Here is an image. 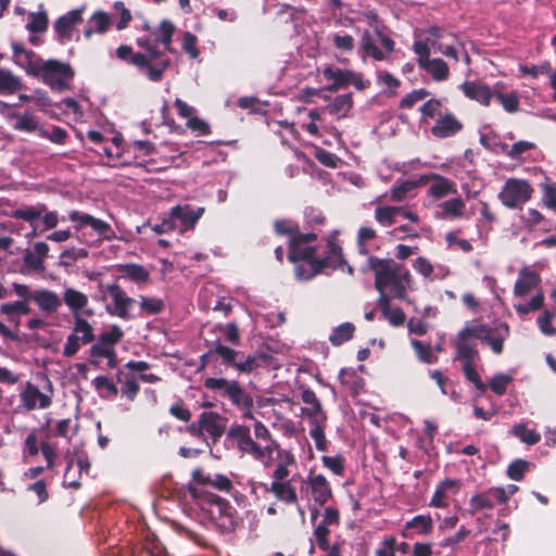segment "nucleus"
<instances>
[{"label": "nucleus", "instance_id": "50", "mask_svg": "<svg viewBox=\"0 0 556 556\" xmlns=\"http://www.w3.org/2000/svg\"><path fill=\"white\" fill-rule=\"evenodd\" d=\"M266 358L267 357L263 354L250 355L244 361L237 362L236 368L240 372H251L265 363Z\"/></svg>", "mask_w": 556, "mask_h": 556}, {"label": "nucleus", "instance_id": "9", "mask_svg": "<svg viewBox=\"0 0 556 556\" xmlns=\"http://www.w3.org/2000/svg\"><path fill=\"white\" fill-rule=\"evenodd\" d=\"M395 42L382 31L376 29L374 33L365 30L361 39V49L364 56L382 61L394 49Z\"/></svg>", "mask_w": 556, "mask_h": 556}, {"label": "nucleus", "instance_id": "61", "mask_svg": "<svg viewBox=\"0 0 556 556\" xmlns=\"http://www.w3.org/2000/svg\"><path fill=\"white\" fill-rule=\"evenodd\" d=\"M214 353L218 354L225 363L236 367L240 352H237L226 345L217 344L214 349Z\"/></svg>", "mask_w": 556, "mask_h": 556}, {"label": "nucleus", "instance_id": "30", "mask_svg": "<svg viewBox=\"0 0 556 556\" xmlns=\"http://www.w3.org/2000/svg\"><path fill=\"white\" fill-rule=\"evenodd\" d=\"M460 88L468 98L476 100L483 105H489L490 100L493 97L490 88L481 83L465 81Z\"/></svg>", "mask_w": 556, "mask_h": 556}, {"label": "nucleus", "instance_id": "6", "mask_svg": "<svg viewBox=\"0 0 556 556\" xmlns=\"http://www.w3.org/2000/svg\"><path fill=\"white\" fill-rule=\"evenodd\" d=\"M466 331H470L475 339L488 344L494 354H501L504 350V342L509 337V326L506 323H500L494 327L485 324L471 323L466 326Z\"/></svg>", "mask_w": 556, "mask_h": 556}, {"label": "nucleus", "instance_id": "19", "mask_svg": "<svg viewBox=\"0 0 556 556\" xmlns=\"http://www.w3.org/2000/svg\"><path fill=\"white\" fill-rule=\"evenodd\" d=\"M83 9H75L60 16L54 23V29L60 42L70 41L75 26L83 22Z\"/></svg>", "mask_w": 556, "mask_h": 556}, {"label": "nucleus", "instance_id": "53", "mask_svg": "<svg viewBox=\"0 0 556 556\" xmlns=\"http://www.w3.org/2000/svg\"><path fill=\"white\" fill-rule=\"evenodd\" d=\"M92 384L101 393L102 396H115L118 389L105 376H98L93 379Z\"/></svg>", "mask_w": 556, "mask_h": 556}, {"label": "nucleus", "instance_id": "24", "mask_svg": "<svg viewBox=\"0 0 556 556\" xmlns=\"http://www.w3.org/2000/svg\"><path fill=\"white\" fill-rule=\"evenodd\" d=\"M540 282L541 277L536 271L530 269L529 267H523L519 270L518 279L515 282L514 294L517 298H522L535 289Z\"/></svg>", "mask_w": 556, "mask_h": 556}, {"label": "nucleus", "instance_id": "8", "mask_svg": "<svg viewBox=\"0 0 556 556\" xmlns=\"http://www.w3.org/2000/svg\"><path fill=\"white\" fill-rule=\"evenodd\" d=\"M13 58L15 64L23 70H72L68 63L53 59L45 61L34 51L17 43L13 45Z\"/></svg>", "mask_w": 556, "mask_h": 556}, {"label": "nucleus", "instance_id": "40", "mask_svg": "<svg viewBox=\"0 0 556 556\" xmlns=\"http://www.w3.org/2000/svg\"><path fill=\"white\" fill-rule=\"evenodd\" d=\"M308 117L311 118V122L305 127L312 136H317L319 134V128H323L328 132H332V130H334L333 127L327 125L325 115L320 110H311L308 112Z\"/></svg>", "mask_w": 556, "mask_h": 556}, {"label": "nucleus", "instance_id": "52", "mask_svg": "<svg viewBox=\"0 0 556 556\" xmlns=\"http://www.w3.org/2000/svg\"><path fill=\"white\" fill-rule=\"evenodd\" d=\"M412 345L421 362L426 364H433L437 362V356L432 353L430 344H425L418 340H412Z\"/></svg>", "mask_w": 556, "mask_h": 556}, {"label": "nucleus", "instance_id": "26", "mask_svg": "<svg viewBox=\"0 0 556 556\" xmlns=\"http://www.w3.org/2000/svg\"><path fill=\"white\" fill-rule=\"evenodd\" d=\"M460 483L456 479H445L438 486L431 498L430 505L434 507H446L447 500L459 490Z\"/></svg>", "mask_w": 556, "mask_h": 556}, {"label": "nucleus", "instance_id": "27", "mask_svg": "<svg viewBox=\"0 0 556 556\" xmlns=\"http://www.w3.org/2000/svg\"><path fill=\"white\" fill-rule=\"evenodd\" d=\"M41 73L42 80L55 91H63L71 87L74 72H31Z\"/></svg>", "mask_w": 556, "mask_h": 556}, {"label": "nucleus", "instance_id": "11", "mask_svg": "<svg viewBox=\"0 0 556 556\" xmlns=\"http://www.w3.org/2000/svg\"><path fill=\"white\" fill-rule=\"evenodd\" d=\"M101 290H105L112 301L105 306L106 313L123 319L127 318L129 315V309L135 303V300L129 298L126 292L116 283L101 286Z\"/></svg>", "mask_w": 556, "mask_h": 556}, {"label": "nucleus", "instance_id": "18", "mask_svg": "<svg viewBox=\"0 0 556 556\" xmlns=\"http://www.w3.org/2000/svg\"><path fill=\"white\" fill-rule=\"evenodd\" d=\"M200 420L204 440L211 439L213 443H216L225 431V419L218 413L203 412L200 415Z\"/></svg>", "mask_w": 556, "mask_h": 556}, {"label": "nucleus", "instance_id": "29", "mask_svg": "<svg viewBox=\"0 0 556 556\" xmlns=\"http://www.w3.org/2000/svg\"><path fill=\"white\" fill-rule=\"evenodd\" d=\"M431 186L428 193L434 199H441L448 194H456L457 189L453 181L439 175L431 173Z\"/></svg>", "mask_w": 556, "mask_h": 556}, {"label": "nucleus", "instance_id": "41", "mask_svg": "<svg viewBox=\"0 0 556 556\" xmlns=\"http://www.w3.org/2000/svg\"><path fill=\"white\" fill-rule=\"evenodd\" d=\"M510 434L528 445H534L541 440V434L533 429H528L526 424L515 425L510 429Z\"/></svg>", "mask_w": 556, "mask_h": 556}, {"label": "nucleus", "instance_id": "17", "mask_svg": "<svg viewBox=\"0 0 556 556\" xmlns=\"http://www.w3.org/2000/svg\"><path fill=\"white\" fill-rule=\"evenodd\" d=\"M50 248L43 241L35 242L23 253V265L27 271L41 273L46 269L45 263L49 255Z\"/></svg>", "mask_w": 556, "mask_h": 556}, {"label": "nucleus", "instance_id": "59", "mask_svg": "<svg viewBox=\"0 0 556 556\" xmlns=\"http://www.w3.org/2000/svg\"><path fill=\"white\" fill-rule=\"evenodd\" d=\"M376 238V231L371 227H361L357 235V243L359 252L364 255L368 254L366 243Z\"/></svg>", "mask_w": 556, "mask_h": 556}, {"label": "nucleus", "instance_id": "56", "mask_svg": "<svg viewBox=\"0 0 556 556\" xmlns=\"http://www.w3.org/2000/svg\"><path fill=\"white\" fill-rule=\"evenodd\" d=\"M406 528H415L419 533L428 534L433 528L432 519L429 516L419 515L406 523Z\"/></svg>", "mask_w": 556, "mask_h": 556}, {"label": "nucleus", "instance_id": "14", "mask_svg": "<svg viewBox=\"0 0 556 556\" xmlns=\"http://www.w3.org/2000/svg\"><path fill=\"white\" fill-rule=\"evenodd\" d=\"M203 212V207L194 210L190 205H176L170 210L168 218L173 222L174 230L182 233L193 229Z\"/></svg>", "mask_w": 556, "mask_h": 556}, {"label": "nucleus", "instance_id": "45", "mask_svg": "<svg viewBox=\"0 0 556 556\" xmlns=\"http://www.w3.org/2000/svg\"><path fill=\"white\" fill-rule=\"evenodd\" d=\"M355 327L351 323H344L338 326L332 333L329 336V341L333 345H341L345 341L350 340L354 333Z\"/></svg>", "mask_w": 556, "mask_h": 556}, {"label": "nucleus", "instance_id": "7", "mask_svg": "<svg viewBox=\"0 0 556 556\" xmlns=\"http://www.w3.org/2000/svg\"><path fill=\"white\" fill-rule=\"evenodd\" d=\"M447 37V30L440 26H430L420 30L418 39L414 41L413 50L417 55L421 70H430V51L437 49L441 39Z\"/></svg>", "mask_w": 556, "mask_h": 556}, {"label": "nucleus", "instance_id": "34", "mask_svg": "<svg viewBox=\"0 0 556 556\" xmlns=\"http://www.w3.org/2000/svg\"><path fill=\"white\" fill-rule=\"evenodd\" d=\"M116 56L123 61H127L128 64L147 70H154L148 65V56L143 53H135L130 46L122 45L116 49Z\"/></svg>", "mask_w": 556, "mask_h": 556}, {"label": "nucleus", "instance_id": "32", "mask_svg": "<svg viewBox=\"0 0 556 556\" xmlns=\"http://www.w3.org/2000/svg\"><path fill=\"white\" fill-rule=\"evenodd\" d=\"M269 491L286 504H296L298 494L290 481H273Z\"/></svg>", "mask_w": 556, "mask_h": 556}, {"label": "nucleus", "instance_id": "47", "mask_svg": "<svg viewBox=\"0 0 556 556\" xmlns=\"http://www.w3.org/2000/svg\"><path fill=\"white\" fill-rule=\"evenodd\" d=\"M469 505L471 507V513H477L481 509L488 508L491 509L494 507V501L491 498V494L489 490L483 493L475 494L470 501Z\"/></svg>", "mask_w": 556, "mask_h": 556}, {"label": "nucleus", "instance_id": "1", "mask_svg": "<svg viewBox=\"0 0 556 556\" xmlns=\"http://www.w3.org/2000/svg\"><path fill=\"white\" fill-rule=\"evenodd\" d=\"M369 267L375 271V288L380 295L405 299L406 290L412 288L413 279L409 270L392 260L368 257Z\"/></svg>", "mask_w": 556, "mask_h": 556}, {"label": "nucleus", "instance_id": "15", "mask_svg": "<svg viewBox=\"0 0 556 556\" xmlns=\"http://www.w3.org/2000/svg\"><path fill=\"white\" fill-rule=\"evenodd\" d=\"M302 492L309 495L317 506L325 505L332 497L331 486L323 475H309L302 484Z\"/></svg>", "mask_w": 556, "mask_h": 556}, {"label": "nucleus", "instance_id": "57", "mask_svg": "<svg viewBox=\"0 0 556 556\" xmlns=\"http://www.w3.org/2000/svg\"><path fill=\"white\" fill-rule=\"evenodd\" d=\"M544 303L543 292H538L527 304H516L515 309L520 315H526L531 311H538Z\"/></svg>", "mask_w": 556, "mask_h": 556}, {"label": "nucleus", "instance_id": "54", "mask_svg": "<svg viewBox=\"0 0 556 556\" xmlns=\"http://www.w3.org/2000/svg\"><path fill=\"white\" fill-rule=\"evenodd\" d=\"M513 377L506 374L495 375L489 382V388L497 395H503L506 392L508 384L511 382Z\"/></svg>", "mask_w": 556, "mask_h": 556}, {"label": "nucleus", "instance_id": "38", "mask_svg": "<svg viewBox=\"0 0 556 556\" xmlns=\"http://www.w3.org/2000/svg\"><path fill=\"white\" fill-rule=\"evenodd\" d=\"M443 218H460L465 213V202L460 198L446 200L440 204Z\"/></svg>", "mask_w": 556, "mask_h": 556}, {"label": "nucleus", "instance_id": "16", "mask_svg": "<svg viewBox=\"0 0 556 556\" xmlns=\"http://www.w3.org/2000/svg\"><path fill=\"white\" fill-rule=\"evenodd\" d=\"M62 300L73 317L77 315L92 317L94 315L93 308L89 307L88 295L75 288L65 287Z\"/></svg>", "mask_w": 556, "mask_h": 556}, {"label": "nucleus", "instance_id": "13", "mask_svg": "<svg viewBox=\"0 0 556 556\" xmlns=\"http://www.w3.org/2000/svg\"><path fill=\"white\" fill-rule=\"evenodd\" d=\"M317 233L312 231L307 233H293L289 239V261L296 263L299 258H311L315 254L313 243L317 240Z\"/></svg>", "mask_w": 556, "mask_h": 556}, {"label": "nucleus", "instance_id": "31", "mask_svg": "<svg viewBox=\"0 0 556 556\" xmlns=\"http://www.w3.org/2000/svg\"><path fill=\"white\" fill-rule=\"evenodd\" d=\"M344 263L342 249L334 241L329 240L327 244V255L323 260H318L320 273L326 269H337Z\"/></svg>", "mask_w": 556, "mask_h": 556}, {"label": "nucleus", "instance_id": "63", "mask_svg": "<svg viewBox=\"0 0 556 556\" xmlns=\"http://www.w3.org/2000/svg\"><path fill=\"white\" fill-rule=\"evenodd\" d=\"M186 125L190 130L195 132L198 136H205L211 132V128L207 122L198 116L190 117L187 121Z\"/></svg>", "mask_w": 556, "mask_h": 556}, {"label": "nucleus", "instance_id": "64", "mask_svg": "<svg viewBox=\"0 0 556 556\" xmlns=\"http://www.w3.org/2000/svg\"><path fill=\"white\" fill-rule=\"evenodd\" d=\"M543 198L542 201L546 207L556 213V187L545 184L542 186Z\"/></svg>", "mask_w": 556, "mask_h": 556}, {"label": "nucleus", "instance_id": "51", "mask_svg": "<svg viewBox=\"0 0 556 556\" xmlns=\"http://www.w3.org/2000/svg\"><path fill=\"white\" fill-rule=\"evenodd\" d=\"M473 364L475 363H464L463 364V372L466 377V379L471 382L472 384H475V387L481 392V393H484L488 389V384H485L479 374L477 372V370L475 369L473 367Z\"/></svg>", "mask_w": 556, "mask_h": 556}, {"label": "nucleus", "instance_id": "28", "mask_svg": "<svg viewBox=\"0 0 556 556\" xmlns=\"http://www.w3.org/2000/svg\"><path fill=\"white\" fill-rule=\"evenodd\" d=\"M377 304L383 317L395 327L402 326L405 323V314L400 307L391 305V299L387 294L379 296Z\"/></svg>", "mask_w": 556, "mask_h": 556}, {"label": "nucleus", "instance_id": "55", "mask_svg": "<svg viewBox=\"0 0 556 556\" xmlns=\"http://www.w3.org/2000/svg\"><path fill=\"white\" fill-rule=\"evenodd\" d=\"M13 118H15L16 121L14 125V128L16 130L33 132L38 129V123L36 122L35 117L30 114H16L13 116Z\"/></svg>", "mask_w": 556, "mask_h": 556}, {"label": "nucleus", "instance_id": "5", "mask_svg": "<svg viewBox=\"0 0 556 556\" xmlns=\"http://www.w3.org/2000/svg\"><path fill=\"white\" fill-rule=\"evenodd\" d=\"M96 340L94 328L84 316L73 317L71 333L66 337L62 354L71 358L76 355L81 345L93 343Z\"/></svg>", "mask_w": 556, "mask_h": 556}, {"label": "nucleus", "instance_id": "3", "mask_svg": "<svg viewBox=\"0 0 556 556\" xmlns=\"http://www.w3.org/2000/svg\"><path fill=\"white\" fill-rule=\"evenodd\" d=\"M227 440L230 441L241 453L252 455L265 467L273 462V453L278 448L276 442L260 446L251 437L250 429L242 425H233L227 432Z\"/></svg>", "mask_w": 556, "mask_h": 556}, {"label": "nucleus", "instance_id": "4", "mask_svg": "<svg viewBox=\"0 0 556 556\" xmlns=\"http://www.w3.org/2000/svg\"><path fill=\"white\" fill-rule=\"evenodd\" d=\"M204 387L210 390L222 391L223 396L227 397L235 406L243 412L244 418H253L251 413L253 399L237 381L227 380L225 378H207L204 381Z\"/></svg>", "mask_w": 556, "mask_h": 556}, {"label": "nucleus", "instance_id": "60", "mask_svg": "<svg viewBox=\"0 0 556 556\" xmlns=\"http://www.w3.org/2000/svg\"><path fill=\"white\" fill-rule=\"evenodd\" d=\"M529 464L526 460L517 459L513 462L507 469V475L515 481H520L525 472L528 470Z\"/></svg>", "mask_w": 556, "mask_h": 556}, {"label": "nucleus", "instance_id": "62", "mask_svg": "<svg viewBox=\"0 0 556 556\" xmlns=\"http://www.w3.org/2000/svg\"><path fill=\"white\" fill-rule=\"evenodd\" d=\"M197 43H198V38L195 35H193L192 33L190 31H186L184 34V39H182V49L185 50V52L187 54H189V56L191 59H195L199 56V49L197 47Z\"/></svg>", "mask_w": 556, "mask_h": 556}, {"label": "nucleus", "instance_id": "10", "mask_svg": "<svg viewBox=\"0 0 556 556\" xmlns=\"http://www.w3.org/2000/svg\"><path fill=\"white\" fill-rule=\"evenodd\" d=\"M533 189L528 181L517 178L506 180L498 199L508 208H517L530 200Z\"/></svg>", "mask_w": 556, "mask_h": 556}, {"label": "nucleus", "instance_id": "21", "mask_svg": "<svg viewBox=\"0 0 556 556\" xmlns=\"http://www.w3.org/2000/svg\"><path fill=\"white\" fill-rule=\"evenodd\" d=\"M473 336L470 331H466V326L458 332L456 338V358L464 363H475L479 354L475 343L470 341Z\"/></svg>", "mask_w": 556, "mask_h": 556}, {"label": "nucleus", "instance_id": "58", "mask_svg": "<svg viewBox=\"0 0 556 556\" xmlns=\"http://www.w3.org/2000/svg\"><path fill=\"white\" fill-rule=\"evenodd\" d=\"M106 344H104L101 340H97L90 348V356L93 358L91 362L93 364H98L100 358H105L106 356H112V351Z\"/></svg>", "mask_w": 556, "mask_h": 556}, {"label": "nucleus", "instance_id": "23", "mask_svg": "<svg viewBox=\"0 0 556 556\" xmlns=\"http://www.w3.org/2000/svg\"><path fill=\"white\" fill-rule=\"evenodd\" d=\"M31 300L37 304L40 311L46 314H54L62 305L59 295L49 289H37L33 291Z\"/></svg>", "mask_w": 556, "mask_h": 556}, {"label": "nucleus", "instance_id": "46", "mask_svg": "<svg viewBox=\"0 0 556 556\" xmlns=\"http://www.w3.org/2000/svg\"><path fill=\"white\" fill-rule=\"evenodd\" d=\"M415 188L416 185L412 180L396 181L390 190V198L392 201L400 202Z\"/></svg>", "mask_w": 556, "mask_h": 556}, {"label": "nucleus", "instance_id": "2", "mask_svg": "<svg viewBox=\"0 0 556 556\" xmlns=\"http://www.w3.org/2000/svg\"><path fill=\"white\" fill-rule=\"evenodd\" d=\"M301 399L306 404L301 412L302 415L308 419L311 425L309 435L314 440L316 448L325 452L328 445L325 435L327 415L324 412L321 403L317 399L315 392L311 389H305L301 394Z\"/></svg>", "mask_w": 556, "mask_h": 556}, {"label": "nucleus", "instance_id": "39", "mask_svg": "<svg viewBox=\"0 0 556 556\" xmlns=\"http://www.w3.org/2000/svg\"><path fill=\"white\" fill-rule=\"evenodd\" d=\"M175 31V26L169 20H163L160 26L153 30V41L155 45L162 43L165 48H168Z\"/></svg>", "mask_w": 556, "mask_h": 556}, {"label": "nucleus", "instance_id": "33", "mask_svg": "<svg viewBox=\"0 0 556 556\" xmlns=\"http://www.w3.org/2000/svg\"><path fill=\"white\" fill-rule=\"evenodd\" d=\"M352 108V98L350 93L338 96L328 105L320 109L324 115L329 114L338 118L344 117Z\"/></svg>", "mask_w": 556, "mask_h": 556}, {"label": "nucleus", "instance_id": "44", "mask_svg": "<svg viewBox=\"0 0 556 556\" xmlns=\"http://www.w3.org/2000/svg\"><path fill=\"white\" fill-rule=\"evenodd\" d=\"M402 212L397 206H378L375 210V218L382 227H390L395 223V216Z\"/></svg>", "mask_w": 556, "mask_h": 556}, {"label": "nucleus", "instance_id": "43", "mask_svg": "<svg viewBox=\"0 0 556 556\" xmlns=\"http://www.w3.org/2000/svg\"><path fill=\"white\" fill-rule=\"evenodd\" d=\"M438 50L448 59L457 62L458 60V40L454 34L447 31V37L440 40Z\"/></svg>", "mask_w": 556, "mask_h": 556}, {"label": "nucleus", "instance_id": "49", "mask_svg": "<svg viewBox=\"0 0 556 556\" xmlns=\"http://www.w3.org/2000/svg\"><path fill=\"white\" fill-rule=\"evenodd\" d=\"M20 88V80L11 72H0V93H13Z\"/></svg>", "mask_w": 556, "mask_h": 556}, {"label": "nucleus", "instance_id": "48", "mask_svg": "<svg viewBox=\"0 0 556 556\" xmlns=\"http://www.w3.org/2000/svg\"><path fill=\"white\" fill-rule=\"evenodd\" d=\"M123 336L121 327L112 325L109 330L101 332L98 339L111 349H115V345L121 342Z\"/></svg>", "mask_w": 556, "mask_h": 556}, {"label": "nucleus", "instance_id": "22", "mask_svg": "<svg viewBox=\"0 0 556 556\" xmlns=\"http://www.w3.org/2000/svg\"><path fill=\"white\" fill-rule=\"evenodd\" d=\"M46 211V204L38 203L37 205H23L11 213V217L22 219L28 223L33 230L28 237H36L39 235L36 223Z\"/></svg>", "mask_w": 556, "mask_h": 556}, {"label": "nucleus", "instance_id": "20", "mask_svg": "<svg viewBox=\"0 0 556 556\" xmlns=\"http://www.w3.org/2000/svg\"><path fill=\"white\" fill-rule=\"evenodd\" d=\"M23 406L27 410L43 409L51 405V396L42 393L38 387L27 382L20 394Z\"/></svg>", "mask_w": 556, "mask_h": 556}, {"label": "nucleus", "instance_id": "36", "mask_svg": "<svg viewBox=\"0 0 556 556\" xmlns=\"http://www.w3.org/2000/svg\"><path fill=\"white\" fill-rule=\"evenodd\" d=\"M295 265V276L299 280H308L320 273V265L318 260L311 258H299Z\"/></svg>", "mask_w": 556, "mask_h": 556}, {"label": "nucleus", "instance_id": "12", "mask_svg": "<svg viewBox=\"0 0 556 556\" xmlns=\"http://www.w3.org/2000/svg\"><path fill=\"white\" fill-rule=\"evenodd\" d=\"M68 219L74 224V228L77 231L83 230L85 227H90L98 236L105 240H112L115 237L110 224L87 213L77 210L71 211Z\"/></svg>", "mask_w": 556, "mask_h": 556}, {"label": "nucleus", "instance_id": "35", "mask_svg": "<svg viewBox=\"0 0 556 556\" xmlns=\"http://www.w3.org/2000/svg\"><path fill=\"white\" fill-rule=\"evenodd\" d=\"M118 271L123 278L129 279L136 283H144L150 278V273L148 269L138 264L119 265Z\"/></svg>", "mask_w": 556, "mask_h": 556}, {"label": "nucleus", "instance_id": "42", "mask_svg": "<svg viewBox=\"0 0 556 556\" xmlns=\"http://www.w3.org/2000/svg\"><path fill=\"white\" fill-rule=\"evenodd\" d=\"M49 24L46 11L30 12L26 28L31 34H40L47 30Z\"/></svg>", "mask_w": 556, "mask_h": 556}, {"label": "nucleus", "instance_id": "25", "mask_svg": "<svg viewBox=\"0 0 556 556\" xmlns=\"http://www.w3.org/2000/svg\"><path fill=\"white\" fill-rule=\"evenodd\" d=\"M462 128V123L453 114L446 113L439 114L431 132L437 138H447L460 131Z\"/></svg>", "mask_w": 556, "mask_h": 556}, {"label": "nucleus", "instance_id": "37", "mask_svg": "<svg viewBox=\"0 0 556 556\" xmlns=\"http://www.w3.org/2000/svg\"><path fill=\"white\" fill-rule=\"evenodd\" d=\"M110 16L104 12H96L88 22V26L84 30L86 38H90L93 33L103 34L110 27Z\"/></svg>", "mask_w": 556, "mask_h": 556}]
</instances>
